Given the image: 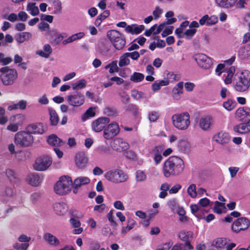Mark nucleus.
<instances>
[{
  "label": "nucleus",
  "instance_id": "1",
  "mask_svg": "<svg viewBox=\"0 0 250 250\" xmlns=\"http://www.w3.org/2000/svg\"><path fill=\"white\" fill-rule=\"evenodd\" d=\"M184 163L182 159L173 156L169 158L164 164L163 172L166 177L176 176L184 170Z\"/></svg>",
  "mask_w": 250,
  "mask_h": 250
},
{
  "label": "nucleus",
  "instance_id": "2",
  "mask_svg": "<svg viewBox=\"0 0 250 250\" xmlns=\"http://www.w3.org/2000/svg\"><path fill=\"white\" fill-rule=\"evenodd\" d=\"M73 182L70 177L62 176L54 186V191L58 195H64L71 190Z\"/></svg>",
  "mask_w": 250,
  "mask_h": 250
},
{
  "label": "nucleus",
  "instance_id": "3",
  "mask_svg": "<svg viewBox=\"0 0 250 250\" xmlns=\"http://www.w3.org/2000/svg\"><path fill=\"white\" fill-rule=\"evenodd\" d=\"M234 88L238 91H245L250 86V72L245 70L239 75L236 74L234 78Z\"/></svg>",
  "mask_w": 250,
  "mask_h": 250
},
{
  "label": "nucleus",
  "instance_id": "4",
  "mask_svg": "<svg viewBox=\"0 0 250 250\" xmlns=\"http://www.w3.org/2000/svg\"><path fill=\"white\" fill-rule=\"evenodd\" d=\"M190 116L188 112L176 114L171 117L173 125L180 130H186L190 124Z\"/></svg>",
  "mask_w": 250,
  "mask_h": 250
},
{
  "label": "nucleus",
  "instance_id": "5",
  "mask_svg": "<svg viewBox=\"0 0 250 250\" xmlns=\"http://www.w3.org/2000/svg\"><path fill=\"white\" fill-rule=\"evenodd\" d=\"M0 79L5 85L13 84L18 77V73L16 69L5 66L0 69Z\"/></svg>",
  "mask_w": 250,
  "mask_h": 250
},
{
  "label": "nucleus",
  "instance_id": "6",
  "mask_svg": "<svg viewBox=\"0 0 250 250\" xmlns=\"http://www.w3.org/2000/svg\"><path fill=\"white\" fill-rule=\"evenodd\" d=\"M104 177L107 180L115 184L124 183L128 178L127 174L122 170L116 169L106 172Z\"/></svg>",
  "mask_w": 250,
  "mask_h": 250
},
{
  "label": "nucleus",
  "instance_id": "7",
  "mask_svg": "<svg viewBox=\"0 0 250 250\" xmlns=\"http://www.w3.org/2000/svg\"><path fill=\"white\" fill-rule=\"evenodd\" d=\"M33 137L29 132L19 131L15 135V143L20 146H30L33 144Z\"/></svg>",
  "mask_w": 250,
  "mask_h": 250
},
{
  "label": "nucleus",
  "instance_id": "8",
  "mask_svg": "<svg viewBox=\"0 0 250 250\" xmlns=\"http://www.w3.org/2000/svg\"><path fill=\"white\" fill-rule=\"evenodd\" d=\"M52 159L48 156H42L38 158L33 166L34 168L38 171L46 170L51 165Z\"/></svg>",
  "mask_w": 250,
  "mask_h": 250
},
{
  "label": "nucleus",
  "instance_id": "9",
  "mask_svg": "<svg viewBox=\"0 0 250 250\" xmlns=\"http://www.w3.org/2000/svg\"><path fill=\"white\" fill-rule=\"evenodd\" d=\"M120 128L117 123L113 122L108 125L104 129L103 136L106 140L111 139L118 135Z\"/></svg>",
  "mask_w": 250,
  "mask_h": 250
},
{
  "label": "nucleus",
  "instance_id": "10",
  "mask_svg": "<svg viewBox=\"0 0 250 250\" xmlns=\"http://www.w3.org/2000/svg\"><path fill=\"white\" fill-rule=\"evenodd\" d=\"M193 58L198 65L203 69H208L212 65V61L211 58L204 54H197L195 55Z\"/></svg>",
  "mask_w": 250,
  "mask_h": 250
},
{
  "label": "nucleus",
  "instance_id": "11",
  "mask_svg": "<svg viewBox=\"0 0 250 250\" xmlns=\"http://www.w3.org/2000/svg\"><path fill=\"white\" fill-rule=\"evenodd\" d=\"M66 100L68 104L73 106H79L84 102V96L80 92L68 95Z\"/></svg>",
  "mask_w": 250,
  "mask_h": 250
},
{
  "label": "nucleus",
  "instance_id": "12",
  "mask_svg": "<svg viewBox=\"0 0 250 250\" xmlns=\"http://www.w3.org/2000/svg\"><path fill=\"white\" fill-rule=\"evenodd\" d=\"M250 223L249 219L245 217L237 219L232 225V230L235 232H239L248 229Z\"/></svg>",
  "mask_w": 250,
  "mask_h": 250
},
{
  "label": "nucleus",
  "instance_id": "13",
  "mask_svg": "<svg viewBox=\"0 0 250 250\" xmlns=\"http://www.w3.org/2000/svg\"><path fill=\"white\" fill-rule=\"evenodd\" d=\"M110 122L107 117H100L92 122V128L96 132L102 131Z\"/></svg>",
  "mask_w": 250,
  "mask_h": 250
},
{
  "label": "nucleus",
  "instance_id": "14",
  "mask_svg": "<svg viewBox=\"0 0 250 250\" xmlns=\"http://www.w3.org/2000/svg\"><path fill=\"white\" fill-rule=\"evenodd\" d=\"M111 147L114 150L120 152L127 150L129 148V145L122 138H117L114 139Z\"/></svg>",
  "mask_w": 250,
  "mask_h": 250
},
{
  "label": "nucleus",
  "instance_id": "15",
  "mask_svg": "<svg viewBox=\"0 0 250 250\" xmlns=\"http://www.w3.org/2000/svg\"><path fill=\"white\" fill-rule=\"evenodd\" d=\"M213 140L217 144L225 145L230 142V136L228 133L221 131L213 136Z\"/></svg>",
  "mask_w": 250,
  "mask_h": 250
},
{
  "label": "nucleus",
  "instance_id": "16",
  "mask_svg": "<svg viewBox=\"0 0 250 250\" xmlns=\"http://www.w3.org/2000/svg\"><path fill=\"white\" fill-rule=\"evenodd\" d=\"M193 236V232L190 231H181L179 233L178 237L179 238L183 241H185L186 243L184 245L185 247H188V249H192L193 247L190 245L189 241L192 239Z\"/></svg>",
  "mask_w": 250,
  "mask_h": 250
},
{
  "label": "nucleus",
  "instance_id": "17",
  "mask_svg": "<svg viewBox=\"0 0 250 250\" xmlns=\"http://www.w3.org/2000/svg\"><path fill=\"white\" fill-rule=\"evenodd\" d=\"M43 180V177L39 174L34 173L28 175L27 178L28 183L32 186L37 187L40 185Z\"/></svg>",
  "mask_w": 250,
  "mask_h": 250
},
{
  "label": "nucleus",
  "instance_id": "18",
  "mask_svg": "<svg viewBox=\"0 0 250 250\" xmlns=\"http://www.w3.org/2000/svg\"><path fill=\"white\" fill-rule=\"evenodd\" d=\"M213 121V118L209 116L201 118L199 120V125L204 131L208 130Z\"/></svg>",
  "mask_w": 250,
  "mask_h": 250
},
{
  "label": "nucleus",
  "instance_id": "19",
  "mask_svg": "<svg viewBox=\"0 0 250 250\" xmlns=\"http://www.w3.org/2000/svg\"><path fill=\"white\" fill-rule=\"evenodd\" d=\"M27 129L29 133L31 134H42L44 132L43 125L42 123L34 124L29 125Z\"/></svg>",
  "mask_w": 250,
  "mask_h": 250
},
{
  "label": "nucleus",
  "instance_id": "20",
  "mask_svg": "<svg viewBox=\"0 0 250 250\" xmlns=\"http://www.w3.org/2000/svg\"><path fill=\"white\" fill-rule=\"evenodd\" d=\"M55 212L59 215H64L68 210L67 205L63 203H56L53 205Z\"/></svg>",
  "mask_w": 250,
  "mask_h": 250
},
{
  "label": "nucleus",
  "instance_id": "21",
  "mask_svg": "<svg viewBox=\"0 0 250 250\" xmlns=\"http://www.w3.org/2000/svg\"><path fill=\"white\" fill-rule=\"evenodd\" d=\"M43 238L50 245L57 247L60 244L59 239L50 233H45L43 234Z\"/></svg>",
  "mask_w": 250,
  "mask_h": 250
},
{
  "label": "nucleus",
  "instance_id": "22",
  "mask_svg": "<svg viewBox=\"0 0 250 250\" xmlns=\"http://www.w3.org/2000/svg\"><path fill=\"white\" fill-rule=\"evenodd\" d=\"M234 131L239 134L247 133L250 131V120L247 123H243L234 126Z\"/></svg>",
  "mask_w": 250,
  "mask_h": 250
},
{
  "label": "nucleus",
  "instance_id": "23",
  "mask_svg": "<svg viewBox=\"0 0 250 250\" xmlns=\"http://www.w3.org/2000/svg\"><path fill=\"white\" fill-rule=\"evenodd\" d=\"M88 162V159L85 154L82 153L77 154L76 156L75 163L76 166L80 168L84 167Z\"/></svg>",
  "mask_w": 250,
  "mask_h": 250
},
{
  "label": "nucleus",
  "instance_id": "24",
  "mask_svg": "<svg viewBox=\"0 0 250 250\" xmlns=\"http://www.w3.org/2000/svg\"><path fill=\"white\" fill-rule=\"evenodd\" d=\"M235 115L239 120H242L247 116H250V108L248 107L239 108L236 110Z\"/></svg>",
  "mask_w": 250,
  "mask_h": 250
},
{
  "label": "nucleus",
  "instance_id": "25",
  "mask_svg": "<svg viewBox=\"0 0 250 250\" xmlns=\"http://www.w3.org/2000/svg\"><path fill=\"white\" fill-rule=\"evenodd\" d=\"M144 29L145 26L143 25H137V24H132L127 26L125 31L132 34H137L140 33Z\"/></svg>",
  "mask_w": 250,
  "mask_h": 250
},
{
  "label": "nucleus",
  "instance_id": "26",
  "mask_svg": "<svg viewBox=\"0 0 250 250\" xmlns=\"http://www.w3.org/2000/svg\"><path fill=\"white\" fill-rule=\"evenodd\" d=\"M238 55L241 59H248L250 56V44L240 48Z\"/></svg>",
  "mask_w": 250,
  "mask_h": 250
},
{
  "label": "nucleus",
  "instance_id": "27",
  "mask_svg": "<svg viewBox=\"0 0 250 250\" xmlns=\"http://www.w3.org/2000/svg\"><path fill=\"white\" fill-rule=\"evenodd\" d=\"M48 143L53 146H61L64 143L55 134H51L47 138Z\"/></svg>",
  "mask_w": 250,
  "mask_h": 250
},
{
  "label": "nucleus",
  "instance_id": "28",
  "mask_svg": "<svg viewBox=\"0 0 250 250\" xmlns=\"http://www.w3.org/2000/svg\"><path fill=\"white\" fill-rule=\"evenodd\" d=\"M52 49L50 45L46 44L43 46V49L37 51L36 54L42 57L48 58L52 53Z\"/></svg>",
  "mask_w": 250,
  "mask_h": 250
},
{
  "label": "nucleus",
  "instance_id": "29",
  "mask_svg": "<svg viewBox=\"0 0 250 250\" xmlns=\"http://www.w3.org/2000/svg\"><path fill=\"white\" fill-rule=\"evenodd\" d=\"M162 151L160 146H155L152 150L151 153L154 154V160L157 165L160 163L163 158L161 155Z\"/></svg>",
  "mask_w": 250,
  "mask_h": 250
},
{
  "label": "nucleus",
  "instance_id": "30",
  "mask_svg": "<svg viewBox=\"0 0 250 250\" xmlns=\"http://www.w3.org/2000/svg\"><path fill=\"white\" fill-rule=\"evenodd\" d=\"M5 173L11 182L16 183L19 182L18 175L13 170L10 168L6 169Z\"/></svg>",
  "mask_w": 250,
  "mask_h": 250
},
{
  "label": "nucleus",
  "instance_id": "31",
  "mask_svg": "<svg viewBox=\"0 0 250 250\" xmlns=\"http://www.w3.org/2000/svg\"><path fill=\"white\" fill-rule=\"evenodd\" d=\"M229 241L227 238H219L212 242V246L218 249L224 248L226 245L228 244Z\"/></svg>",
  "mask_w": 250,
  "mask_h": 250
},
{
  "label": "nucleus",
  "instance_id": "32",
  "mask_svg": "<svg viewBox=\"0 0 250 250\" xmlns=\"http://www.w3.org/2000/svg\"><path fill=\"white\" fill-rule=\"evenodd\" d=\"M178 148L181 152L187 153L189 151L191 145L187 141L182 140L178 143Z\"/></svg>",
  "mask_w": 250,
  "mask_h": 250
},
{
  "label": "nucleus",
  "instance_id": "33",
  "mask_svg": "<svg viewBox=\"0 0 250 250\" xmlns=\"http://www.w3.org/2000/svg\"><path fill=\"white\" fill-rule=\"evenodd\" d=\"M25 116L22 114H18L12 116L10 118V122L14 123L19 126L21 125L25 120Z\"/></svg>",
  "mask_w": 250,
  "mask_h": 250
},
{
  "label": "nucleus",
  "instance_id": "34",
  "mask_svg": "<svg viewBox=\"0 0 250 250\" xmlns=\"http://www.w3.org/2000/svg\"><path fill=\"white\" fill-rule=\"evenodd\" d=\"M84 35L83 32H79L75 34L72 35L70 37H68L67 39L64 40L62 41V43L64 45H66L67 43H71L77 40L82 39Z\"/></svg>",
  "mask_w": 250,
  "mask_h": 250
},
{
  "label": "nucleus",
  "instance_id": "35",
  "mask_svg": "<svg viewBox=\"0 0 250 250\" xmlns=\"http://www.w3.org/2000/svg\"><path fill=\"white\" fill-rule=\"evenodd\" d=\"M31 37L32 34L30 32H25L17 35L15 36V39L18 42L22 43L28 40Z\"/></svg>",
  "mask_w": 250,
  "mask_h": 250
},
{
  "label": "nucleus",
  "instance_id": "36",
  "mask_svg": "<svg viewBox=\"0 0 250 250\" xmlns=\"http://www.w3.org/2000/svg\"><path fill=\"white\" fill-rule=\"evenodd\" d=\"M122 36H123V35L116 30H110L108 31L107 33V36L112 43L118 40Z\"/></svg>",
  "mask_w": 250,
  "mask_h": 250
},
{
  "label": "nucleus",
  "instance_id": "37",
  "mask_svg": "<svg viewBox=\"0 0 250 250\" xmlns=\"http://www.w3.org/2000/svg\"><path fill=\"white\" fill-rule=\"evenodd\" d=\"M183 82H181L173 87L172 92L174 98H176L180 94L183 93Z\"/></svg>",
  "mask_w": 250,
  "mask_h": 250
},
{
  "label": "nucleus",
  "instance_id": "38",
  "mask_svg": "<svg viewBox=\"0 0 250 250\" xmlns=\"http://www.w3.org/2000/svg\"><path fill=\"white\" fill-rule=\"evenodd\" d=\"M90 181V179L87 177H79L76 178L73 183H74L76 186L80 188L83 185L88 184L89 183Z\"/></svg>",
  "mask_w": 250,
  "mask_h": 250
},
{
  "label": "nucleus",
  "instance_id": "39",
  "mask_svg": "<svg viewBox=\"0 0 250 250\" xmlns=\"http://www.w3.org/2000/svg\"><path fill=\"white\" fill-rule=\"evenodd\" d=\"M112 43L116 49L121 50L124 47L125 44V40L123 35Z\"/></svg>",
  "mask_w": 250,
  "mask_h": 250
},
{
  "label": "nucleus",
  "instance_id": "40",
  "mask_svg": "<svg viewBox=\"0 0 250 250\" xmlns=\"http://www.w3.org/2000/svg\"><path fill=\"white\" fill-rule=\"evenodd\" d=\"M35 4V3H28L27 5V11H29L30 14L33 16L39 14V8Z\"/></svg>",
  "mask_w": 250,
  "mask_h": 250
},
{
  "label": "nucleus",
  "instance_id": "41",
  "mask_svg": "<svg viewBox=\"0 0 250 250\" xmlns=\"http://www.w3.org/2000/svg\"><path fill=\"white\" fill-rule=\"evenodd\" d=\"M49 115L51 124L53 125H57L58 123L59 118L55 110L54 109H50Z\"/></svg>",
  "mask_w": 250,
  "mask_h": 250
},
{
  "label": "nucleus",
  "instance_id": "42",
  "mask_svg": "<svg viewBox=\"0 0 250 250\" xmlns=\"http://www.w3.org/2000/svg\"><path fill=\"white\" fill-rule=\"evenodd\" d=\"M86 81L84 79H82L75 83L72 84V87L73 90H81L86 86Z\"/></svg>",
  "mask_w": 250,
  "mask_h": 250
},
{
  "label": "nucleus",
  "instance_id": "43",
  "mask_svg": "<svg viewBox=\"0 0 250 250\" xmlns=\"http://www.w3.org/2000/svg\"><path fill=\"white\" fill-rule=\"evenodd\" d=\"M145 78L143 74L139 72H134L130 76V80L134 83H139L142 82Z\"/></svg>",
  "mask_w": 250,
  "mask_h": 250
},
{
  "label": "nucleus",
  "instance_id": "44",
  "mask_svg": "<svg viewBox=\"0 0 250 250\" xmlns=\"http://www.w3.org/2000/svg\"><path fill=\"white\" fill-rule=\"evenodd\" d=\"M52 4L54 9V14H58L62 13V4L60 0H54Z\"/></svg>",
  "mask_w": 250,
  "mask_h": 250
},
{
  "label": "nucleus",
  "instance_id": "45",
  "mask_svg": "<svg viewBox=\"0 0 250 250\" xmlns=\"http://www.w3.org/2000/svg\"><path fill=\"white\" fill-rule=\"evenodd\" d=\"M235 71V69L234 66H231L227 71V76L225 79V83L226 84L230 83L232 82V78L233 76L234 73Z\"/></svg>",
  "mask_w": 250,
  "mask_h": 250
},
{
  "label": "nucleus",
  "instance_id": "46",
  "mask_svg": "<svg viewBox=\"0 0 250 250\" xmlns=\"http://www.w3.org/2000/svg\"><path fill=\"white\" fill-rule=\"evenodd\" d=\"M126 54H127V53H124L120 57L119 62V65L120 67H123L127 65L130 63V60L128 59L129 56Z\"/></svg>",
  "mask_w": 250,
  "mask_h": 250
},
{
  "label": "nucleus",
  "instance_id": "47",
  "mask_svg": "<svg viewBox=\"0 0 250 250\" xmlns=\"http://www.w3.org/2000/svg\"><path fill=\"white\" fill-rule=\"evenodd\" d=\"M135 176L137 182H142L146 179V175L145 172L141 170H138L136 172Z\"/></svg>",
  "mask_w": 250,
  "mask_h": 250
},
{
  "label": "nucleus",
  "instance_id": "48",
  "mask_svg": "<svg viewBox=\"0 0 250 250\" xmlns=\"http://www.w3.org/2000/svg\"><path fill=\"white\" fill-rule=\"evenodd\" d=\"M224 204L219 202V201H216L214 207V211L215 212L218 214H221L223 212V209H225Z\"/></svg>",
  "mask_w": 250,
  "mask_h": 250
},
{
  "label": "nucleus",
  "instance_id": "49",
  "mask_svg": "<svg viewBox=\"0 0 250 250\" xmlns=\"http://www.w3.org/2000/svg\"><path fill=\"white\" fill-rule=\"evenodd\" d=\"M160 117L159 113L156 111H151L148 114V118L150 122H156Z\"/></svg>",
  "mask_w": 250,
  "mask_h": 250
},
{
  "label": "nucleus",
  "instance_id": "50",
  "mask_svg": "<svg viewBox=\"0 0 250 250\" xmlns=\"http://www.w3.org/2000/svg\"><path fill=\"white\" fill-rule=\"evenodd\" d=\"M105 69L109 68V72L111 74L118 71V67L116 62H112L105 67Z\"/></svg>",
  "mask_w": 250,
  "mask_h": 250
},
{
  "label": "nucleus",
  "instance_id": "51",
  "mask_svg": "<svg viewBox=\"0 0 250 250\" xmlns=\"http://www.w3.org/2000/svg\"><path fill=\"white\" fill-rule=\"evenodd\" d=\"M13 60L10 57H6L2 53H0V63L3 65H6L12 62Z\"/></svg>",
  "mask_w": 250,
  "mask_h": 250
},
{
  "label": "nucleus",
  "instance_id": "52",
  "mask_svg": "<svg viewBox=\"0 0 250 250\" xmlns=\"http://www.w3.org/2000/svg\"><path fill=\"white\" fill-rule=\"evenodd\" d=\"M197 30L195 29H187L184 33V38L187 40H190L195 34Z\"/></svg>",
  "mask_w": 250,
  "mask_h": 250
},
{
  "label": "nucleus",
  "instance_id": "53",
  "mask_svg": "<svg viewBox=\"0 0 250 250\" xmlns=\"http://www.w3.org/2000/svg\"><path fill=\"white\" fill-rule=\"evenodd\" d=\"M187 192L191 198H195L197 194L196 190V185L194 184L190 185L187 189Z\"/></svg>",
  "mask_w": 250,
  "mask_h": 250
},
{
  "label": "nucleus",
  "instance_id": "54",
  "mask_svg": "<svg viewBox=\"0 0 250 250\" xmlns=\"http://www.w3.org/2000/svg\"><path fill=\"white\" fill-rule=\"evenodd\" d=\"M103 112L105 115L109 116H113L117 114V111L116 109L109 106H106L104 107Z\"/></svg>",
  "mask_w": 250,
  "mask_h": 250
},
{
  "label": "nucleus",
  "instance_id": "55",
  "mask_svg": "<svg viewBox=\"0 0 250 250\" xmlns=\"http://www.w3.org/2000/svg\"><path fill=\"white\" fill-rule=\"evenodd\" d=\"M191 212L199 219H201V215H199L198 212L200 210L199 207L196 204L191 205L190 206Z\"/></svg>",
  "mask_w": 250,
  "mask_h": 250
},
{
  "label": "nucleus",
  "instance_id": "56",
  "mask_svg": "<svg viewBox=\"0 0 250 250\" xmlns=\"http://www.w3.org/2000/svg\"><path fill=\"white\" fill-rule=\"evenodd\" d=\"M167 205L170 209L174 212L179 207V205L175 199H172L169 201L167 203Z\"/></svg>",
  "mask_w": 250,
  "mask_h": 250
},
{
  "label": "nucleus",
  "instance_id": "57",
  "mask_svg": "<svg viewBox=\"0 0 250 250\" xmlns=\"http://www.w3.org/2000/svg\"><path fill=\"white\" fill-rule=\"evenodd\" d=\"M125 108L126 111L131 112L133 115H136L137 114L138 108L134 104H128L125 107Z\"/></svg>",
  "mask_w": 250,
  "mask_h": 250
},
{
  "label": "nucleus",
  "instance_id": "58",
  "mask_svg": "<svg viewBox=\"0 0 250 250\" xmlns=\"http://www.w3.org/2000/svg\"><path fill=\"white\" fill-rule=\"evenodd\" d=\"M217 4L222 7L229 8L230 5L229 4V0H215Z\"/></svg>",
  "mask_w": 250,
  "mask_h": 250
},
{
  "label": "nucleus",
  "instance_id": "59",
  "mask_svg": "<svg viewBox=\"0 0 250 250\" xmlns=\"http://www.w3.org/2000/svg\"><path fill=\"white\" fill-rule=\"evenodd\" d=\"M110 15V12L109 10H105L103 13L100 14L97 18V21H100L99 24H100L102 20L105 19L107 18Z\"/></svg>",
  "mask_w": 250,
  "mask_h": 250
},
{
  "label": "nucleus",
  "instance_id": "60",
  "mask_svg": "<svg viewBox=\"0 0 250 250\" xmlns=\"http://www.w3.org/2000/svg\"><path fill=\"white\" fill-rule=\"evenodd\" d=\"M224 107L229 111H230L234 107V104L231 100H228L227 102H225L223 104Z\"/></svg>",
  "mask_w": 250,
  "mask_h": 250
},
{
  "label": "nucleus",
  "instance_id": "61",
  "mask_svg": "<svg viewBox=\"0 0 250 250\" xmlns=\"http://www.w3.org/2000/svg\"><path fill=\"white\" fill-rule=\"evenodd\" d=\"M172 243L171 242H168L159 246L156 250H169L171 247Z\"/></svg>",
  "mask_w": 250,
  "mask_h": 250
},
{
  "label": "nucleus",
  "instance_id": "62",
  "mask_svg": "<svg viewBox=\"0 0 250 250\" xmlns=\"http://www.w3.org/2000/svg\"><path fill=\"white\" fill-rule=\"evenodd\" d=\"M119 95L122 98V103L125 104H127L129 100V95L125 92L120 93Z\"/></svg>",
  "mask_w": 250,
  "mask_h": 250
},
{
  "label": "nucleus",
  "instance_id": "63",
  "mask_svg": "<svg viewBox=\"0 0 250 250\" xmlns=\"http://www.w3.org/2000/svg\"><path fill=\"white\" fill-rule=\"evenodd\" d=\"M131 96L135 99L138 100L143 97V93L136 90H133L131 91Z\"/></svg>",
  "mask_w": 250,
  "mask_h": 250
},
{
  "label": "nucleus",
  "instance_id": "64",
  "mask_svg": "<svg viewBox=\"0 0 250 250\" xmlns=\"http://www.w3.org/2000/svg\"><path fill=\"white\" fill-rule=\"evenodd\" d=\"M28 246L29 245L27 243H17L14 245V247L17 250H26Z\"/></svg>",
  "mask_w": 250,
  "mask_h": 250
}]
</instances>
